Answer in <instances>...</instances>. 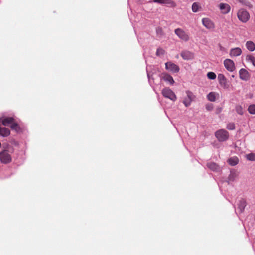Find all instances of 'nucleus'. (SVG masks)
I'll return each mask as SVG.
<instances>
[{
	"label": "nucleus",
	"instance_id": "1",
	"mask_svg": "<svg viewBox=\"0 0 255 255\" xmlns=\"http://www.w3.org/2000/svg\"><path fill=\"white\" fill-rule=\"evenodd\" d=\"M237 14L239 20L243 23L247 22L250 18L249 12L243 8L240 9Z\"/></svg>",
	"mask_w": 255,
	"mask_h": 255
},
{
	"label": "nucleus",
	"instance_id": "2",
	"mask_svg": "<svg viewBox=\"0 0 255 255\" xmlns=\"http://www.w3.org/2000/svg\"><path fill=\"white\" fill-rule=\"evenodd\" d=\"M174 32L181 40L187 42L190 39L189 34L182 28H176L175 29Z\"/></svg>",
	"mask_w": 255,
	"mask_h": 255
},
{
	"label": "nucleus",
	"instance_id": "3",
	"mask_svg": "<svg viewBox=\"0 0 255 255\" xmlns=\"http://www.w3.org/2000/svg\"><path fill=\"white\" fill-rule=\"evenodd\" d=\"M215 135L218 140L220 142L227 140L229 138V133L225 129H222L217 131Z\"/></svg>",
	"mask_w": 255,
	"mask_h": 255
},
{
	"label": "nucleus",
	"instance_id": "4",
	"mask_svg": "<svg viewBox=\"0 0 255 255\" xmlns=\"http://www.w3.org/2000/svg\"><path fill=\"white\" fill-rule=\"evenodd\" d=\"M0 161L4 164H8L11 162V156L7 150H4L0 153Z\"/></svg>",
	"mask_w": 255,
	"mask_h": 255
},
{
	"label": "nucleus",
	"instance_id": "5",
	"mask_svg": "<svg viewBox=\"0 0 255 255\" xmlns=\"http://www.w3.org/2000/svg\"><path fill=\"white\" fill-rule=\"evenodd\" d=\"M162 95L166 98H168L173 101L176 100V96L175 93L169 88H164L162 91Z\"/></svg>",
	"mask_w": 255,
	"mask_h": 255
},
{
	"label": "nucleus",
	"instance_id": "6",
	"mask_svg": "<svg viewBox=\"0 0 255 255\" xmlns=\"http://www.w3.org/2000/svg\"><path fill=\"white\" fill-rule=\"evenodd\" d=\"M202 23L208 29H213L215 28L214 23L209 18H202Z\"/></svg>",
	"mask_w": 255,
	"mask_h": 255
},
{
	"label": "nucleus",
	"instance_id": "7",
	"mask_svg": "<svg viewBox=\"0 0 255 255\" xmlns=\"http://www.w3.org/2000/svg\"><path fill=\"white\" fill-rule=\"evenodd\" d=\"M165 68L174 73H177L180 70L178 66L171 62H168L165 63Z\"/></svg>",
	"mask_w": 255,
	"mask_h": 255
},
{
	"label": "nucleus",
	"instance_id": "8",
	"mask_svg": "<svg viewBox=\"0 0 255 255\" xmlns=\"http://www.w3.org/2000/svg\"><path fill=\"white\" fill-rule=\"evenodd\" d=\"M224 64L226 69L230 72H233L235 69V66L233 60L230 59H226L224 61Z\"/></svg>",
	"mask_w": 255,
	"mask_h": 255
},
{
	"label": "nucleus",
	"instance_id": "9",
	"mask_svg": "<svg viewBox=\"0 0 255 255\" xmlns=\"http://www.w3.org/2000/svg\"><path fill=\"white\" fill-rule=\"evenodd\" d=\"M153 2L160 4H164L169 5L171 7H175L176 3L172 0H153Z\"/></svg>",
	"mask_w": 255,
	"mask_h": 255
},
{
	"label": "nucleus",
	"instance_id": "10",
	"mask_svg": "<svg viewBox=\"0 0 255 255\" xmlns=\"http://www.w3.org/2000/svg\"><path fill=\"white\" fill-rule=\"evenodd\" d=\"M219 8L221 10V13L224 14L228 13L231 10L230 6L227 3H220L219 5Z\"/></svg>",
	"mask_w": 255,
	"mask_h": 255
},
{
	"label": "nucleus",
	"instance_id": "11",
	"mask_svg": "<svg viewBox=\"0 0 255 255\" xmlns=\"http://www.w3.org/2000/svg\"><path fill=\"white\" fill-rule=\"evenodd\" d=\"M239 76L241 79L247 81L249 79L250 75L247 70L242 68L239 71Z\"/></svg>",
	"mask_w": 255,
	"mask_h": 255
},
{
	"label": "nucleus",
	"instance_id": "12",
	"mask_svg": "<svg viewBox=\"0 0 255 255\" xmlns=\"http://www.w3.org/2000/svg\"><path fill=\"white\" fill-rule=\"evenodd\" d=\"M14 120L15 119L13 117H2L0 118V122L4 126H10Z\"/></svg>",
	"mask_w": 255,
	"mask_h": 255
},
{
	"label": "nucleus",
	"instance_id": "13",
	"mask_svg": "<svg viewBox=\"0 0 255 255\" xmlns=\"http://www.w3.org/2000/svg\"><path fill=\"white\" fill-rule=\"evenodd\" d=\"M181 56L184 60H191L194 58V54L188 51H184L181 53Z\"/></svg>",
	"mask_w": 255,
	"mask_h": 255
},
{
	"label": "nucleus",
	"instance_id": "14",
	"mask_svg": "<svg viewBox=\"0 0 255 255\" xmlns=\"http://www.w3.org/2000/svg\"><path fill=\"white\" fill-rule=\"evenodd\" d=\"M242 53V50L239 47L232 48L230 51V55L231 57H236L240 55Z\"/></svg>",
	"mask_w": 255,
	"mask_h": 255
},
{
	"label": "nucleus",
	"instance_id": "15",
	"mask_svg": "<svg viewBox=\"0 0 255 255\" xmlns=\"http://www.w3.org/2000/svg\"><path fill=\"white\" fill-rule=\"evenodd\" d=\"M10 134V130L5 127H1L0 126V135L3 137H7Z\"/></svg>",
	"mask_w": 255,
	"mask_h": 255
},
{
	"label": "nucleus",
	"instance_id": "16",
	"mask_svg": "<svg viewBox=\"0 0 255 255\" xmlns=\"http://www.w3.org/2000/svg\"><path fill=\"white\" fill-rule=\"evenodd\" d=\"M162 78L165 81L168 82L170 84H173L174 81L172 77L166 73H163Z\"/></svg>",
	"mask_w": 255,
	"mask_h": 255
},
{
	"label": "nucleus",
	"instance_id": "17",
	"mask_svg": "<svg viewBox=\"0 0 255 255\" xmlns=\"http://www.w3.org/2000/svg\"><path fill=\"white\" fill-rule=\"evenodd\" d=\"M246 205L247 203L245 199H242L239 201V203L238 204V209H239L241 213H242L244 211Z\"/></svg>",
	"mask_w": 255,
	"mask_h": 255
},
{
	"label": "nucleus",
	"instance_id": "18",
	"mask_svg": "<svg viewBox=\"0 0 255 255\" xmlns=\"http://www.w3.org/2000/svg\"><path fill=\"white\" fill-rule=\"evenodd\" d=\"M242 5L247 7L249 8H252L253 5L248 0H237Z\"/></svg>",
	"mask_w": 255,
	"mask_h": 255
},
{
	"label": "nucleus",
	"instance_id": "19",
	"mask_svg": "<svg viewBox=\"0 0 255 255\" xmlns=\"http://www.w3.org/2000/svg\"><path fill=\"white\" fill-rule=\"evenodd\" d=\"M246 46L247 48L250 51H254L255 50V45L251 41H247Z\"/></svg>",
	"mask_w": 255,
	"mask_h": 255
},
{
	"label": "nucleus",
	"instance_id": "20",
	"mask_svg": "<svg viewBox=\"0 0 255 255\" xmlns=\"http://www.w3.org/2000/svg\"><path fill=\"white\" fill-rule=\"evenodd\" d=\"M201 9L200 4L198 2H194L192 5V10L193 12H197Z\"/></svg>",
	"mask_w": 255,
	"mask_h": 255
},
{
	"label": "nucleus",
	"instance_id": "21",
	"mask_svg": "<svg viewBox=\"0 0 255 255\" xmlns=\"http://www.w3.org/2000/svg\"><path fill=\"white\" fill-rule=\"evenodd\" d=\"M228 162L230 165L235 166L238 163L239 160L237 157H234L229 159Z\"/></svg>",
	"mask_w": 255,
	"mask_h": 255
},
{
	"label": "nucleus",
	"instance_id": "22",
	"mask_svg": "<svg viewBox=\"0 0 255 255\" xmlns=\"http://www.w3.org/2000/svg\"><path fill=\"white\" fill-rule=\"evenodd\" d=\"M207 98L208 100L211 102H214L216 99V94L215 92H211L207 95Z\"/></svg>",
	"mask_w": 255,
	"mask_h": 255
},
{
	"label": "nucleus",
	"instance_id": "23",
	"mask_svg": "<svg viewBox=\"0 0 255 255\" xmlns=\"http://www.w3.org/2000/svg\"><path fill=\"white\" fill-rule=\"evenodd\" d=\"M207 167L213 171H216L218 169V166L215 163L209 162L207 164Z\"/></svg>",
	"mask_w": 255,
	"mask_h": 255
},
{
	"label": "nucleus",
	"instance_id": "24",
	"mask_svg": "<svg viewBox=\"0 0 255 255\" xmlns=\"http://www.w3.org/2000/svg\"><path fill=\"white\" fill-rule=\"evenodd\" d=\"M10 128L11 129L15 130L17 132L19 131L20 129V127L19 126L18 123L15 121V120L10 125Z\"/></svg>",
	"mask_w": 255,
	"mask_h": 255
},
{
	"label": "nucleus",
	"instance_id": "25",
	"mask_svg": "<svg viewBox=\"0 0 255 255\" xmlns=\"http://www.w3.org/2000/svg\"><path fill=\"white\" fill-rule=\"evenodd\" d=\"M219 83L220 86L224 89H227L229 88V85L228 84V83L227 82V80L226 78L225 79H224V81H221L219 82Z\"/></svg>",
	"mask_w": 255,
	"mask_h": 255
},
{
	"label": "nucleus",
	"instance_id": "26",
	"mask_svg": "<svg viewBox=\"0 0 255 255\" xmlns=\"http://www.w3.org/2000/svg\"><path fill=\"white\" fill-rule=\"evenodd\" d=\"M246 60L251 62L252 64L255 67V57L252 55H247Z\"/></svg>",
	"mask_w": 255,
	"mask_h": 255
},
{
	"label": "nucleus",
	"instance_id": "27",
	"mask_svg": "<svg viewBox=\"0 0 255 255\" xmlns=\"http://www.w3.org/2000/svg\"><path fill=\"white\" fill-rule=\"evenodd\" d=\"M246 157L249 161H255V153H251L246 155Z\"/></svg>",
	"mask_w": 255,
	"mask_h": 255
},
{
	"label": "nucleus",
	"instance_id": "28",
	"mask_svg": "<svg viewBox=\"0 0 255 255\" xmlns=\"http://www.w3.org/2000/svg\"><path fill=\"white\" fill-rule=\"evenodd\" d=\"M236 111L238 114H239L241 115H242L244 114L243 109L242 107L240 105H237L236 107Z\"/></svg>",
	"mask_w": 255,
	"mask_h": 255
},
{
	"label": "nucleus",
	"instance_id": "29",
	"mask_svg": "<svg viewBox=\"0 0 255 255\" xmlns=\"http://www.w3.org/2000/svg\"><path fill=\"white\" fill-rule=\"evenodd\" d=\"M165 51L161 48H159L157 49L156 55L158 56L163 55L165 54Z\"/></svg>",
	"mask_w": 255,
	"mask_h": 255
},
{
	"label": "nucleus",
	"instance_id": "30",
	"mask_svg": "<svg viewBox=\"0 0 255 255\" xmlns=\"http://www.w3.org/2000/svg\"><path fill=\"white\" fill-rule=\"evenodd\" d=\"M207 77L209 79L214 80L216 78V75L213 72H209L207 73Z\"/></svg>",
	"mask_w": 255,
	"mask_h": 255
},
{
	"label": "nucleus",
	"instance_id": "31",
	"mask_svg": "<svg viewBox=\"0 0 255 255\" xmlns=\"http://www.w3.org/2000/svg\"><path fill=\"white\" fill-rule=\"evenodd\" d=\"M248 111L251 114H255V105H251L248 108Z\"/></svg>",
	"mask_w": 255,
	"mask_h": 255
},
{
	"label": "nucleus",
	"instance_id": "32",
	"mask_svg": "<svg viewBox=\"0 0 255 255\" xmlns=\"http://www.w3.org/2000/svg\"><path fill=\"white\" fill-rule=\"evenodd\" d=\"M156 33L157 34L160 36H162L164 35V33L163 30L161 27H158L156 28Z\"/></svg>",
	"mask_w": 255,
	"mask_h": 255
},
{
	"label": "nucleus",
	"instance_id": "33",
	"mask_svg": "<svg viewBox=\"0 0 255 255\" xmlns=\"http://www.w3.org/2000/svg\"><path fill=\"white\" fill-rule=\"evenodd\" d=\"M226 128L229 130H234L235 128V124L234 123H230L227 124Z\"/></svg>",
	"mask_w": 255,
	"mask_h": 255
},
{
	"label": "nucleus",
	"instance_id": "34",
	"mask_svg": "<svg viewBox=\"0 0 255 255\" xmlns=\"http://www.w3.org/2000/svg\"><path fill=\"white\" fill-rule=\"evenodd\" d=\"M225 79H226V77H225V76L223 74H218V79L219 82L221 81H224V80Z\"/></svg>",
	"mask_w": 255,
	"mask_h": 255
},
{
	"label": "nucleus",
	"instance_id": "35",
	"mask_svg": "<svg viewBox=\"0 0 255 255\" xmlns=\"http://www.w3.org/2000/svg\"><path fill=\"white\" fill-rule=\"evenodd\" d=\"M191 100H189L188 99H186L184 100L183 103L186 107L189 106L191 104Z\"/></svg>",
	"mask_w": 255,
	"mask_h": 255
},
{
	"label": "nucleus",
	"instance_id": "36",
	"mask_svg": "<svg viewBox=\"0 0 255 255\" xmlns=\"http://www.w3.org/2000/svg\"><path fill=\"white\" fill-rule=\"evenodd\" d=\"M206 108L208 111H211L213 109V105L212 104H207Z\"/></svg>",
	"mask_w": 255,
	"mask_h": 255
},
{
	"label": "nucleus",
	"instance_id": "37",
	"mask_svg": "<svg viewBox=\"0 0 255 255\" xmlns=\"http://www.w3.org/2000/svg\"><path fill=\"white\" fill-rule=\"evenodd\" d=\"M187 96H188V99H189V100H191V101H192V94L191 92H189V91H188L187 92Z\"/></svg>",
	"mask_w": 255,
	"mask_h": 255
}]
</instances>
